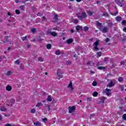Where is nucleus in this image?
Masks as SVG:
<instances>
[{"label": "nucleus", "instance_id": "1", "mask_svg": "<svg viewBox=\"0 0 126 126\" xmlns=\"http://www.w3.org/2000/svg\"><path fill=\"white\" fill-rule=\"evenodd\" d=\"M77 15L78 16H77L78 18H79V20H81V21H82V20H83V18H85V19L87 18V14H86V12H83L81 13V15H80V13H78L77 14Z\"/></svg>", "mask_w": 126, "mask_h": 126}, {"label": "nucleus", "instance_id": "2", "mask_svg": "<svg viewBox=\"0 0 126 126\" xmlns=\"http://www.w3.org/2000/svg\"><path fill=\"white\" fill-rule=\"evenodd\" d=\"M99 42V40H97L94 43V51H96V52L99 51V48H98Z\"/></svg>", "mask_w": 126, "mask_h": 126}, {"label": "nucleus", "instance_id": "3", "mask_svg": "<svg viewBox=\"0 0 126 126\" xmlns=\"http://www.w3.org/2000/svg\"><path fill=\"white\" fill-rule=\"evenodd\" d=\"M11 41V37L10 36H6L4 37V38L3 40V43L4 44V43H7L8 42H10Z\"/></svg>", "mask_w": 126, "mask_h": 126}, {"label": "nucleus", "instance_id": "4", "mask_svg": "<svg viewBox=\"0 0 126 126\" xmlns=\"http://www.w3.org/2000/svg\"><path fill=\"white\" fill-rule=\"evenodd\" d=\"M75 108H76L75 106H69L68 107L69 113H73V112L75 111Z\"/></svg>", "mask_w": 126, "mask_h": 126}, {"label": "nucleus", "instance_id": "5", "mask_svg": "<svg viewBox=\"0 0 126 126\" xmlns=\"http://www.w3.org/2000/svg\"><path fill=\"white\" fill-rule=\"evenodd\" d=\"M116 84V83L115 82H113V81H111L109 84L107 85V87H109V88H111V87H113L114 85Z\"/></svg>", "mask_w": 126, "mask_h": 126}, {"label": "nucleus", "instance_id": "6", "mask_svg": "<svg viewBox=\"0 0 126 126\" xmlns=\"http://www.w3.org/2000/svg\"><path fill=\"white\" fill-rule=\"evenodd\" d=\"M59 20V18L58 17L57 14L54 15V17L53 18V22H57Z\"/></svg>", "mask_w": 126, "mask_h": 126}, {"label": "nucleus", "instance_id": "7", "mask_svg": "<svg viewBox=\"0 0 126 126\" xmlns=\"http://www.w3.org/2000/svg\"><path fill=\"white\" fill-rule=\"evenodd\" d=\"M68 87H70V91L71 92H72V91H73V87H72V82H71V81L70 82L68 86Z\"/></svg>", "mask_w": 126, "mask_h": 126}, {"label": "nucleus", "instance_id": "8", "mask_svg": "<svg viewBox=\"0 0 126 126\" xmlns=\"http://www.w3.org/2000/svg\"><path fill=\"white\" fill-rule=\"evenodd\" d=\"M108 30H109L108 29V27H104L102 30V33H107L108 32Z\"/></svg>", "mask_w": 126, "mask_h": 126}, {"label": "nucleus", "instance_id": "9", "mask_svg": "<svg viewBox=\"0 0 126 126\" xmlns=\"http://www.w3.org/2000/svg\"><path fill=\"white\" fill-rule=\"evenodd\" d=\"M72 42H73V39H72V38L68 39L66 41V43H67V44H68V45L71 44V43H72Z\"/></svg>", "mask_w": 126, "mask_h": 126}, {"label": "nucleus", "instance_id": "10", "mask_svg": "<svg viewBox=\"0 0 126 126\" xmlns=\"http://www.w3.org/2000/svg\"><path fill=\"white\" fill-rule=\"evenodd\" d=\"M12 88L10 85H8L6 87V90L7 91H11Z\"/></svg>", "mask_w": 126, "mask_h": 126}, {"label": "nucleus", "instance_id": "11", "mask_svg": "<svg viewBox=\"0 0 126 126\" xmlns=\"http://www.w3.org/2000/svg\"><path fill=\"white\" fill-rule=\"evenodd\" d=\"M97 68L99 70H103L107 69V66H98V67H97Z\"/></svg>", "mask_w": 126, "mask_h": 126}, {"label": "nucleus", "instance_id": "12", "mask_svg": "<svg viewBox=\"0 0 126 126\" xmlns=\"http://www.w3.org/2000/svg\"><path fill=\"white\" fill-rule=\"evenodd\" d=\"M110 91H111V89L108 88L106 89V93L107 96H110V95H111V93H109Z\"/></svg>", "mask_w": 126, "mask_h": 126}, {"label": "nucleus", "instance_id": "13", "mask_svg": "<svg viewBox=\"0 0 126 126\" xmlns=\"http://www.w3.org/2000/svg\"><path fill=\"white\" fill-rule=\"evenodd\" d=\"M0 110L1 112H6V108L4 106H1L0 107Z\"/></svg>", "mask_w": 126, "mask_h": 126}, {"label": "nucleus", "instance_id": "14", "mask_svg": "<svg viewBox=\"0 0 126 126\" xmlns=\"http://www.w3.org/2000/svg\"><path fill=\"white\" fill-rule=\"evenodd\" d=\"M122 17L121 16H117L116 18V20L117 21V22H121L122 21Z\"/></svg>", "mask_w": 126, "mask_h": 126}, {"label": "nucleus", "instance_id": "15", "mask_svg": "<svg viewBox=\"0 0 126 126\" xmlns=\"http://www.w3.org/2000/svg\"><path fill=\"white\" fill-rule=\"evenodd\" d=\"M33 125H35V126H42V124L40 122H37L36 123H34Z\"/></svg>", "mask_w": 126, "mask_h": 126}, {"label": "nucleus", "instance_id": "16", "mask_svg": "<svg viewBox=\"0 0 126 126\" xmlns=\"http://www.w3.org/2000/svg\"><path fill=\"white\" fill-rule=\"evenodd\" d=\"M47 100L48 102H52V96L51 95H49L47 96Z\"/></svg>", "mask_w": 126, "mask_h": 126}, {"label": "nucleus", "instance_id": "17", "mask_svg": "<svg viewBox=\"0 0 126 126\" xmlns=\"http://www.w3.org/2000/svg\"><path fill=\"white\" fill-rule=\"evenodd\" d=\"M87 64L90 65V66H92L94 64V63H93V61H90L88 62Z\"/></svg>", "mask_w": 126, "mask_h": 126}, {"label": "nucleus", "instance_id": "18", "mask_svg": "<svg viewBox=\"0 0 126 126\" xmlns=\"http://www.w3.org/2000/svg\"><path fill=\"white\" fill-rule=\"evenodd\" d=\"M55 54L56 55H57V56H60V55H61L62 53L61 52V51H60V50H58L56 51Z\"/></svg>", "mask_w": 126, "mask_h": 126}, {"label": "nucleus", "instance_id": "19", "mask_svg": "<svg viewBox=\"0 0 126 126\" xmlns=\"http://www.w3.org/2000/svg\"><path fill=\"white\" fill-rule=\"evenodd\" d=\"M57 75H58V76H59V78H58V79H59V80H60V79H61V78H63V75H61V74H60L59 73V71H57Z\"/></svg>", "mask_w": 126, "mask_h": 126}, {"label": "nucleus", "instance_id": "20", "mask_svg": "<svg viewBox=\"0 0 126 126\" xmlns=\"http://www.w3.org/2000/svg\"><path fill=\"white\" fill-rule=\"evenodd\" d=\"M38 61H39V62H40V63H43V62H44V59H43V58L42 57H38Z\"/></svg>", "mask_w": 126, "mask_h": 126}, {"label": "nucleus", "instance_id": "21", "mask_svg": "<svg viewBox=\"0 0 126 126\" xmlns=\"http://www.w3.org/2000/svg\"><path fill=\"white\" fill-rule=\"evenodd\" d=\"M96 26H99V27H102V23L96 21Z\"/></svg>", "mask_w": 126, "mask_h": 126}, {"label": "nucleus", "instance_id": "22", "mask_svg": "<svg viewBox=\"0 0 126 126\" xmlns=\"http://www.w3.org/2000/svg\"><path fill=\"white\" fill-rule=\"evenodd\" d=\"M46 48L47 49H48V50H50V49L52 48V45H51V44H48L46 46Z\"/></svg>", "mask_w": 126, "mask_h": 126}, {"label": "nucleus", "instance_id": "23", "mask_svg": "<svg viewBox=\"0 0 126 126\" xmlns=\"http://www.w3.org/2000/svg\"><path fill=\"white\" fill-rule=\"evenodd\" d=\"M93 96L94 97H97V96H98V92H94L93 94Z\"/></svg>", "mask_w": 126, "mask_h": 126}, {"label": "nucleus", "instance_id": "24", "mask_svg": "<svg viewBox=\"0 0 126 126\" xmlns=\"http://www.w3.org/2000/svg\"><path fill=\"white\" fill-rule=\"evenodd\" d=\"M87 13L89 15H90V16L93 15V12L91 11H88Z\"/></svg>", "mask_w": 126, "mask_h": 126}, {"label": "nucleus", "instance_id": "25", "mask_svg": "<svg viewBox=\"0 0 126 126\" xmlns=\"http://www.w3.org/2000/svg\"><path fill=\"white\" fill-rule=\"evenodd\" d=\"M31 114H35V113H36V110H35L34 108L31 109Z\"/></svg>", "mask_w": 126, "mask_h": 126}, {"label": "nucleus", "instance_id": "26", "mask_svg": "<svg viewBox=\"0 0 126 126\" xmlns=\"http://www.w3.org/2000/svg\"><path fill=\"white\" fill-rule=\"evenodd\" d=\"M51 34L52 36H54V37H56V36H57V32H51Z\"/></svg>", "mask_w": 126, "mask_h": 126}, {"label": "nucleus", "instance_id": "27", "mask_svg": "<svg viewBox=\"0 0 126 126\" xmlns=\"http://www.w3.org/2000/svg\"><path fill=\"white\" fill-rule=\"evenodd\" d=\"M42 106H43V104L42 103H38L36 105V107H38L39 108L40 107H42Z\"/></svg>", "mask_w": 126, "mask_h": 126}, {"label": "nucleus", "instance_id": "28", "mask_svg": "<svg viewBox=\"0 0 126 126\" xmlns=\"http://www.w3.org/2000/svg\"><path fill=\"white\" fill-rule=\"evenodd\" d=\"M124 81V78H122V77H120L118 78V81L119 82H122V81Z\"/></svg>", "mask_w": 126, "mask_h": 126}, {"label": "nucleus", "instance_id": "29", "mask_svg": "<svg viewBox=\"0 0 126 126\" xmlns=\"http://www.w3.org/2000/svg\"><path fill=\"white\" fill-rule=\"evenodd\" d=\"M119 87H120V88L121 91H124V89H125V87H124V86H123V85H120V86H119Z\"/></svg>", "mask_w": 126, "mask_h": 126}, {"label": "nucleus", "instance_id": "30", "mask_svg": "<svg viewBox=\"0 0 126 126\" xmlns=\"http://www.w3.org/2000/svg\"><path fill=\"white\" fill-rule=\"evenodd\" d=\"M118 13H119V12L116 11L114 13H112L111 15H113L114 16H116L117 15V14H118Z\"/></svg>", "mask_w": 126, "mask_h": 126}, {"label": "nucleus", "instance_id": "31", "mask_svg": "<svg viewBox=\"0 0 126 126\" xmlns=\"http://www.w3.org/2000/svg\"><path fill=\"white\" fill-rule=\"evenodd\" d=\"M122 118H123V120H124V121H126V114H124L123 115Z\"/></svg>", "mask_w": 126, "mask_h": 126}, {"label": "nucleus", "instance_id": "32", "mask_svg": "<svg viewBox=\"0 0 126 126\" xmlns=\"http://www.w3.org/2000/svg\"><path fill=\"white\" fill-rule=\"evenodd\" d=\"M31 32L32 33H35L36 32V29L35 28H32L31 29Z\"/></svg>", "mask_w": 126, "mask_h": 126}, {"label": "nucleus", "instance_id": "33", "mask_svg": "<svg viewBox=\"0 0 126 126\" xmlns=\"http://www.w3.org/2000/svg\"><path fill=\"white\" fill-rule=\"evenodd\" d=\"M89 29V28H88V27L87 26H85L84 28V31H88V30Z\"/></svg>", "mask_w": 126, "mask_h": 126}, {"label": "nucleus", "instance_id": "34", "mask_svg": "<svg viewBox=\"0 0 126 126\" xmlns=\"http://www.w3.org/2000/svg\"><path fill=\"white\" fill-rule=\"evenodd\" d=\"M106 99H107L106 97H102V98L101 99L102 103H104V102H105V100H106Z\"/></svg>", "mask_w": 126, "mask_h": 126}, {"label": "nucleus", "instance_id": "35", "mask_svg": "<svg viewBox=\"0 0 126 126\" xmlns=\"http://www.w3.org/2000/svg\"><path fill=\"white\" fill-rule=\"evenodd\" d=\"M97 66H99V65H103V64H102V62H99L97 63L96 64Z\"/></svg>", "mask_w": 126, "mask_h": 126}, {"label": "nucleus", "instance_id": "36", "mask_svg": "<svg viewBox=\"0 0 126 126\" xmlns=\"http://www.w3.org/2000/svg\"><path fill=\"white\" fill-rule=\"evenodd\" d=\"M27 39V36H25L23 37H22V41H26V39Z\"/></svg>", "mask_w": 126, "mask_h": 126}, {"label": "nucleus", "instance_id": "37", "mask_svg": "<svg viewBox=\"0 0 126 126\" xmlns=\"http://www.w3.org/2000/svg\"><path fill=\"white\" fill-rule=\"evenodd\" d=\"M15 12L16 14H20V11H19L18 9L15 10Z\"/></svg>", "mask_w": 126, "mask_h": 126}, {"label": "nucleus", "instance_id": "38", "mask_svg": "<svg viewBox=\"0 0 126 126\" xmlns=\"http://www.w3.org/2000/svg\"><path fill=\"white\" fill-rule=\"evenodd\" d=\"M47 121L48 119H47V118L42 119V122H43V123H46V122H47Z\"/></svg>", "mask_w": 126, "mask_h": 126}, {"label": "nucleus", "instance_id": "39", "mask_svg": "<svg viewBox=\"0 0 126 126\" xmlns=\"http://www.w3.org/2000/svg\"><path fill=\"white\" fill-rule=\"evenodd\" d=\"M122 24H123V25H126V20H123L121 22Z\"/></svg>", "mask_w": 126, "mask_h": 126}, {"label": "nucleus", "instance_id": "40", "mask_svg": "<svg viewBox=\"0 0 126 126\" xmlns=\"http://www.w3.org/2000/svg\"><path fill=\"white\" fill-rule=\"evenodd\" d=\"M92 85L93 86H96V85H97V82L94 81L92 83Z\"/></svg>", "mask_w": 126, "mask_h": 126}, {"label": "nucleus", "instance_id": "41", "mask_svg": "<svg viewBox=\"0 0 126 126\" xmlns=\"http://www.w3.org/2000/svg\"><path fill=\"white\" fill-rule=\"evenodd\" d=\"M25 48H27V49H29L30 47H31V45L30 44H27V45H25Z\"/></svg>", "mask_w": 126, "mask_h": 126}, {"label": "nucleus", "instance_id": "42", "mask_svg": "<svg viewBox=\"0 0 126 126\" xmlns=\"http://www.w3.org/2000/svg\"><path fill=\"white\" fill-rule=\"evenodd\" d=\"M15 63L18 65H19V63H20V62L19 61V60H16V61H15Z\"/></svg>", "mask_w": 126, "mask_h": 126}, {"label": "nucleus", "instance_id": "43", "mask_svg": "<svg viewBox=\"0 0 126 126\" xmlns=\"http://www.w3.org/2000/svg\"><path fill=\"white\" fill-rule=\"evenodd\" d=\"M92 100V97H89L87 98V101L88 102H89V101H91Z\"/></svg>", "mask_w": 126, "mask_h": 126}, {"label": "nucleus", "instance_id": "44", "mask_svg": "<svg viewBox=\"0 0 126 126\" xmlns=\"http://www.w3.org/2000/svg\"><path fill=\"white\" fill-rule=\"evenodd\" d=\"M20 8L22 10H24V9H25L24 6V5H22V6H20Z\"/></svg>", "mask_w": 126, "mask_h": 126}, {"label": "nucleus", "instance_id": "45", "mask_svg": "<svg viewBox=\"0 0 126 126\" xmlns=\"http://www.w3.org/2000/svg\"><path fill=\"white\" fill-rule=\"evenodd\" d=\"M101 53H102V52H97V55L98 57H101Z\"/></svg>", "mask_w": 126, "mask_h": 126}, {"label": "nucleus", "instance_id": "46", "mask_svg": "<svg viewBox=\"0 0 126 126\" xmlns=\"http://www.w3.org/2000/svg\"><path fill=\"white\" fill-rule=\"evenodd\" d=\"M47 108V110L50 111L51 110V106L50 105H47L46 106Z\"/></svg>", "mask_w": 126, "mask_h": 126}, {"label": "nucleus", "instance_id": "47", "mask_svg": "<svg viewBox=\"0 0 126 126\" xmlns=\"http://www.w3.org/2000/svg\"><path fill=\"white\" fill-rule=\"evenodd\" d=\"M70 63H71L69 61H68L66 62V64H67V65H69Z\"/></svg>", "mask_w": 126, "mask_h": 126}, {"label": "nucleus", "instance_id": "48", "mask_svg": "<svg viewBox=\"0 0 126 126\" xmlns=\"http://www.w3.org/2000/svg\"><path fill=\"white\" fill-rule=\"evenodd\" d=\"M11 74V72L10 71H8L6 73V75H10Z\"/></svg>", "mask_w": 126, "mask_h": 126}, {"label": "nucleus", "instance_id": "49", "mask_svg": "<svg viewBox=\"0 0 126 126\" xmlns=\"http://www.w3.org/2000/svg\"><path fill=\"white\" fill-rule=\"evenodd\" d=\"M113 26V23H109L108 24V27H112Z\"/></svg>", "mask_w": 126, "mask_h": 126}, {"label": "nucleus", "instance_id": "50", "mask_svg": "<svg viewBox=\"0 0 126 126\" xmlns=\"http://www.w3.org/2000/svg\"><path fill=\"white\" fill-rule=\"evenodd\" d=\"M105 41L106 43H108L110 41V38L107 37L106 38Z\"/></svg>", "mask_w": 126, "mask_h": 126}, {"label": "nucleus", "instance_id": "51", "mask_svg": "<svg viewBox=\"0 0 126 126\" xmlns=\"http://www.w3.org/2000/svg\"><path fill=\"white\" fill-rule=\"evenodd\" d=\"M42 15H43V13H38L37 14V16H42Z\"/></svg>", "mask_w": 126, "mask_h": 126}, {"label": "nucleus", "instance_id": "52", "mask_svg": "<svg viewBox=\"0 0 126 126\" xmlns=\"http://www.w3.org/2000/svg\"><path fill=\"white\" fill-rule=\"evenodd\" d=\"M95 116V115L94 114H92L90 115V119H92V118H93L94 116Z\"/></svg>", "mask_w": 126, "mask_h": 126}, {"label": "nucleus", "instance_id": "53", "mask_svg": "<svg viewBox=\"0 0 126 126\" xmlns=\"http://www.w3.org/2000/svg\"><path fill=\"white\" fill-rule=\"evenodd\" d=\"M37 40H38V41H42V38H41V36H38V37H37Z\"/></svg>", "mask_w": 126, "mask_h": 126}, {"label": "nucleus", "instance_id": "54", "mask_svg": "<svg viewBox=\"0 0 126 126\" xmlns=\"http://www.w3.org/2000/svg\"><path fill=\"white\" fill-rule=\"evenodd\" d=\"M74 23H78V20L77 19L74 20Z\"/></svg>", "mask_w": 126, "mask_h": 126}, {"label": "nucleus", "instance_id": "55", "mask_svg": "<svg viewBox=\"0 0 126 126\" xmlns=\"http://www.w3.org/2000/svg\"><path fill=\"white\" fill-rule=\"evenodd\" d=\"M15 2L16 3H18V2H20V0H15Z\"/></svg>", "mask_w": 126, "mask_h": 126}, {"label": "nucleus", "instance_id": "56", "mask_svg": "<svg viewBox=\"0 0 126 126\" xmlns=\"http://www.w3.org/2000/svg\"><path fill=\"white\" fill-rule=\"evenodd\" d=\"M76 30H77V31H79L80 30V29L79 28V27H78V26H77V27H76Z\"/></svg>", "mask_w": 126, "mask_h": 126}, {"label": "nucleus", "instance_id": "57", "mask_svg": "<svg viewBox=\"0 0 126 126\" xmlns=\"http://www.w3.org/2000/svg\"><path fill=\"white\" fill-rule=\"evenodd\" d=\"M5 126H12V125H10V124L7 123V124L5 125Z\"/></svg>", "mask_w": 126, "mask_h": 126}, {"label": "nucleus", "instance_id": "58", "mask_svg": "<svg viewBox=\"0 0 126 126\" xmlns=\"http://www.w3.org/2000/svg\"><path fill=\"white\" fill-rule=\"evenodd\" d=\"M121 65H125V62H121Z\"/></svg>", "mask_w": 126, "mask_h": 126}, {"label": "nucleus", "instance_id": "59", "mask_svg": "<svg viewBox=\"0 0 126 126\" xmlns=\"http://www.w3.org/2000/svg\"><path fill=\"white\" fill-rule=\"evenodd\" d=\"M10 101H11V102L12 103H14V102H15V99H12Z\"/></svg>", "mask_w": 126, "mask_h": 126}, {"label": "nucleus", "instance_id": "60", "mask_svg": "<svg viewBox=\"0 0 126 126\" xmlns=\"http://www.w3.org/2000/svg\"><path fill=\"white\" fill-rule=\"evenodd\" d=\"M42 19H43L44 20H47V18H46V17L45 16H43L42 18Z\"/></svg>", "mask_w": 126, "mask_h": 126}, {"label": "nucleus", "instance_id": "61", "mask_svg": "<svg viewBox=\"0 0 126 126\" xmlns=\"http://www.w3.org/2000/svg\"><path fill=\"white\" fill-rule=\"evenodd\" d=\"M123 31H124V32H126V27H125V28L123 29Z\"/></svg>", "mask_w": 126, "mask_h": 126}, {"label": "nucleus", "instance_id": "62", "mask_svg": "<svg viewBox=\"0 0 126 126\" xmlns=\"http://www.w3.org/2000/svg\"><path fill=\"white\" fill-rule=\"evenodd\" d=\"M119 109L121 111H122L123 110V107L122 106H120Z\"/></svg>", "mask_w": 126, "mask_h": 126}, {"label": "nucleus", "instance_id": "63", "mask_svg": "<svg viewBox=\"0 0 126 126\" xmlns=\"http://www.w3.org/2000/svg\"><path fill=\"white\" fill-rule=\"evenodd\" d=\"M70 32H71L72 33H74V31L73 30H70Z\"/></svg>", "mask_w": 126, "mask_h": 126}, {"label": "nucleus", "instance_id": "64", "mask_svg": "<svg viewBox=\"0 0 126 126\" xmlns=\"http://www.w3.org/2000/svg\"><path fill=\"white\" fill-rule=\"evenodd\" d=\"M103 15H108V13H103Z\"/></svg>", "mask_w": 126, "mask_h": 126}]
</instances>
